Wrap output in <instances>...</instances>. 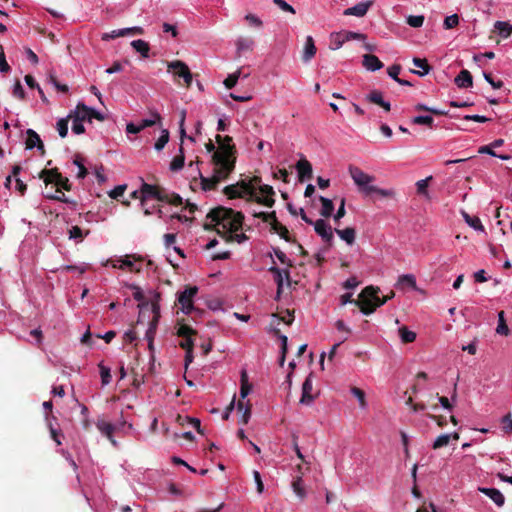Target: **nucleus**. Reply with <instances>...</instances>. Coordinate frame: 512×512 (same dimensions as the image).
Returning a JSON list of instances; mask_svg holds the SVG:
<instances>
[{
	"label": "nucleus",
	"mask_w": 512,
	"mask_h": 512,
	"mask_svg": "<svg viewBox=\"0 0 512 512\" xmlns=\"http://www.w3.org/2000/svg\"><path fill=\"white\" fill-rule=\"evenodd\" d=\"M462 213V216L465 220V222L470 226L472 227L474 230L476 231H481L483 232L484 231V226L482 225L480 219L476 216H470L468 213H466L465 211H461Z\"/></svg>",
	"instance_id": "obj_33"
},
{
	"label": "nucleus",
	"mask_w": 512,
	"mask_h": 512,
	"mask_svg": "<svg viewBox=\"0 0 512 512\" xmlns=\"http://www.w3.org/2000/svg\"><path fill=\"white\" fill-rule=\"evenodd\" d=\"M434 120L431 116H428V115H425V116H416L412 119V123L413 124H417V125H427V126H432Z\"/></svg>",
	"instance_id": "obj_54"
},
{
	"label": "nucleus",
	"mask_w": 512,
	"mask_h": 512,
	"mask_svg": "<svg viewBox=\"0 0 512 512\" xmlns=\"http://www.w3.org/2000/svg\"><path fill=\"white\" fill-rule=\"evenodd\" d=\"M245 20L250 25L255 26V27L261 28L263 26L262 20L259 17H257L256 15H254V14H251V13L247 14L245 16Z\"/></svg>",
	"instance_id": "obj_62"
},
{
	"label": "nucleus",
	"mask_w": 512,
	"mask_h": 512,
	"mask_svg": "<svg viewBox=\"0 0 512 512\" xmlns=\"http://www.w3.org/2000/svg\"><path fill=\"white\" fill-rule=\"evenodd\" d=\"M501 430L504 434L511 435L512 434V416L511 413L504 415L501 420Z\"/></svg>",
	"instance_id": "obj_42"
},
{
	"label": "nucleus",
	"mask_w": 512,
	"mask_h": 512,
	"mask_svg": "<svg viewBox=\"0 0 512 512\" xmlns=\"http://www.w3.org/2000/svg\"><path fill=\"white\" fill-rule=\"evenodd\" d=\"M131 46L133 47V49L140 53V55L143 57V58H148L149 57V51H150V46H149V43L142 40V39H137V40H133L131 42Z\"/></svg>",
	"instance_id": "obj_27"
},
{
	"label": "nucleus",
	"mask_w": 512,
	"mask_h": 512,
	"mask_svg": "<svg viewBox=\"0 0 512 512\" xmlns=\"http://www.w3.org/2000/svg\"><path fill=\"white\" fill-rule=\"evenodd\" d=\"M374 4V0H367L365 2H359L353 7L344 10L343 15L345 16H356L363 17L367 14L369 8Z\"/></svg>",
	"instance_id": "obj_13"
},
{
	"label": "nucleus",
	"mask_w": 512,
	"mask_h": 512,
	"mask_svg": "<svg viewBox=\"0 0 512 512\" xmlns=\"http://www.w3.org/2000/svg\"><path fill=\"white\" fill-rule=\"evenodd\" d=\"M159 309H160L159 305L156 302L152 303V311L154 313V318H153L152 322L150 323L149 328L146 331V338H147L148 342H151V343H153L154 336L156 333V324H157V321L159 318Z\"/></svg>",
	"instance_id": "obj_21"
},
{
	"label": "nucleus",
	"mask_w": 512,
	"mask_h": 512,
	"mask_svg": "<svg viewBox=\"0 0 512 512\" xmlns=\"http://www.w3.org/2000/svg\"><path fill=\"white\" fill-rule=\"evenodd\" d=\"M68 234H69V238L70 239H75V240H78V241H82L84 239V237L89 234V230H87L84 233L83 230L79 226L76 225V226H72L68 230Z\"/></svg>",
	"instance_id": "obj_41"
},
{
	"label": "nucleus",
	"mask_w": 512,
	"mask_h": 512,
	"mask_svg": "<svg viewBox=\"0 0 512 512\" xmlns=\"http://www.w3.org/2000/svg\"><path fill=\"white\" fill-rule=\"evenodd\" d=\"M255 41L252 37L249 36H240L235 41L236 47V55L235 58L238 59L242 57L245 53H251L254 49Z\"/></svg>",
	"instance_id": "obj_10"
},
{
	"label": "nucleus",
	"mask_w": 512,
	"mask_h": 512,
	"mask_svg": "<svg viewBox=\"0 0 512 512\" xmlns=\"http://www.w3.org/2000/svg\"><path fill=\"white\" fill-rule=\"evenodd\" d=\"M319 200L322 204V208L320 211L321 216H323L325 218L330 217L334 211V204H333L332 200L325 198L323 196H320Z\"/></svg>",
	"instance_id": "obj_34"
},
{
	"label": "nucleus",
	"mask_w": 512,
	"mask_h": 512,
	"mask_svg": "<svg viewBox=\"0 0 512 512\" xmlns=\"http://www.w3.org/2000/svg\"><path fill=\"white\" fill-rule=\"evenodd\" d=\"M315 232L323 241L331 245L333 240V230L331 226L323 219H318L313 223Z\"/></svg>",
	"instance_id": "obj_12"
},
{
	"label": "nucleus",
	"mask_w": 512,
	"mask_h": 512,
	"mask_svg": "<svg viewBox=\"0 0 512 512\" xmlns=\"http://www.w3.org/2000/svg\"><path fill=\"white\" fill-rule=\"evenodd\" d=\"M184 163H185V155H184L183 147L181 146L179 149V154L176 155L170 163V170L173 172H177L183 168Z\"/></svg>",
	"instance_id": "obj_32"
},
{
	"label": "nucleus",
	"mask_w": 512,
	"mask_h": 512,
	"mask_svg": "<svg viewBox=\"0 0 512 512\" xmlns=\"http://www.w3.org/2000/svg\"><path fill=\"white\" fill-rule=\"evenodd\" d=\"M346 42L343 32L333 33L331 35L332 49H339Z\"/></svg>",
	"instance_id": "obj_48"
},
{
	"label": "nucleus",
	"mask_w": 512,
	"mask_h": 512,
	"mask_svg": "<svg viewBox=\"0 0 512 512\" xmlns=\"http://www.w3.org/2000/svg\"><path fill=\"white\" fill-rule=\"evenodd\" d=\"M168 72H172L175 77L183 79L184 86L189 88L192 84L193 75L188 65L181 60H174L167 64Z\"/></svg>",
	"instance_id": "obj_7"
},
{
	"label": "nucleus",
	"mask_w": 512,
	"mask_h": 512,
	"mask_svg": "<svg viewBox=\"0 0 512 512\" xmlns=\"http://www.w3.org/2000/svg\"><path fill=\"white\" fill-rule=\"evenodd\" d=\"M147 198L162 199L160 197V187L143 182L141 185V205H145Z\"/></svg>",
	"instance_id": "obj_15"
},
{
	"label": "nucleus",
	"mask_w": 512,
	"mask_h": 512,
	"mask_svg": "<svg viewBox=\"0 0 512 512\" xmlns=\"http://www.w3.org/2000/svg\"><path fill=\"white\" fill-rule=\"evenodd\" d=\"M454 81L459 88H468L473 84L472 75L468 70H462Z\"/></svg>",
	"instance_id": "obj_24"
},
{
	"label": "nucleus",
	"mask_w": 512,
	"mask_h": 512,
	"mask_svg": "<svg viewBox=\"0 0 512 512\" xmlns=\"http://www.w3.org/2000/svg\"><path fill=\"white\" fill-rule=\"evenodd\" d=\"M413 64H414V66L422 69V71L412 70L413 73L418 74L420 76H424L429 73L430 66L426 59H421V58L415 57L413 59Z\"/></svg>",
	"instance_id": "obj_36"
},
{
	"label": "nucleus",
	"mask_w": 512,
	"mask_h": 512,
	"mask_svg": "<svg viewBox=\"0 0 512 512\" xmlns=\"http://www.w3.org/2000/svg\"><path fill=\"white\" fill-rule=\"evenodd\" d=\"M13 96L24 100L25 99V91L23 89V86L21 85L20 81L17 80L13 87Z\"/></svg>",
	"instance_id": "obj_59"
},
{
	"label": "nucleus",
	"mask_w": 512,
	"mask_h": 512,
	"mask_svg": "<svg viewBox=\"0 0 512 512\" xmlns=\"http://www.w3.org/2000/svg\"><path fill=\"white\" fill-rule=\"evenodd\" d=\"M125 190H126V185H118L109 193V196L112 199L117 200V199H119V197H121L124 194Z\"/></svg>",
	"instance_id": "obj_64"
},
{
	"label": "nucleus",
	"mask_w": 512,
	"mask_h": 512,
	"mask_svg": "<svg viewBox=\"0 0 512 512\" xmlns=\"http://www.w3.org/2000/svg\"><path fill=\"white\" fill-rule=\"evenodd\" d=\"M49 82L60 92L66 93L69 90L66 84H61L52 74L49 76Z\"/></svg>",
	"instance_id": "obj_58"
},
{
	"label": "nucleus",
	"mask_w": 512,
	"mask_h": 512,
	"mask_svg": "<svg viewBox=\"0 0 512 512\" xmlns=\"http://www.w3.org/2000/svg\"><path fill=\"white\" fill-rule=\"evenodd\" d=\"M337 235L345 241L348 245H352L355 242L356 231L352 227H347L345 229H335Z\"/></svg>",
	"instance_id": "obj_25"
},
{
	"label": "nucleus",
	"mask_w": 512,
	"mask_h": 512,
	"mask_svg": "<svg viewBox=\"0 0 512 512\" xmlns=\"http://www.w3.org/2000/svg\"><path fill=\"white\" fill-rule=\"evenodd\" d=\"M45 197L51 200L60 201L67 204H72L73 206L77 205L76 201H73L65 196V194L59 189L56 188L54 192H47Z\"/></svg>",
	"instance_id": "obj_29"
},
{
	"label": "nucleus",
	"mask_w": 512,
	"mask_h": 512,
	"mask_svg": "<svg viewBox=\"0 0 512 512\" xmlns=\"http://www.w3.org/2000/svg\"><path fill=\"white\" fill-rule=\"evenodd\" d=\"M399 335L403 343H412L416 339V333L408 330L406 326L399 329Z\"/></svg>",
	"instance_id": "obj_40"
},
{
	"label": "nucleus",
	"mask_w": 512,
	"mask_h": 512,
	"mask_svg": "<svg viewBox=\"0 0 512 512\" xmlns=\"http://www.w3.org/2000/svg\"><path fill=\"white\" fill-rule=\"evenodd\" d=\"M407 23L414 28L421 27L424 23V16L422 15H416V16H409L407 18Z\"/></svg>",
	"instance_id": "obj_56"
},
{
	"label": "nucleus",
	"mask_w": 512,
	"mask_h": 512,
	"mask_svg": "<svg viewBox=\"0 0 512 512\" xmlns=\"http://www.w3.org/2000/svg\"><path fill=\"white\" fill-rule=\"evenodd\" d=\"M70 118H62L57 122V131L61 138H65L68 134V121Z\"/></svg>",
	"instance_id": "obj_52"
},
{
	"label": "nucleus",
	"mask_w": 512,
	"mask_h": 512,
	"mask_svg": "<svg viewBox=\"0 0 512 512\" xmlns=\"http://www.w3.org/2000/svg\"><path fill=\"white\" fill-rule=\"evenodd\" d=\"M398 286L401 288L410 287L417 289L415 277L410 274L402 275L398 280Z\"/></svg>",
	"instance_id": "obj_38"
},
{
	"label": "nucleus",
	"mask_w": 512,
	"mask_h": 512,
	"mask_svg": "<svg viewBox=\"0 0 512 512\" xmlns=\"http://www.w3.org/2000/svg\"><path fill=\"white\" fill-rule=\"evenodd\" d=\"M168 141H169V132H168V130L164 129V130H162L161 136L155 142V149L157 151L162 150L165 147V145L168 143Z\"/></svg>",
	"instance_id": "obj_51"
},
{
	"label": "nucleus",
	"mask_w": 512,
	"mask_h": 512,
	"mask_svg": "<svg viewBox=\"0 0 512 512\" xmlns=\"http://www.w3.org/2000/svg\"><path fill=\"white\" fill-rule=\"evenodd\" d=\"M292 488H293V491L295 492V494L303 499L305 498L306 496V491L304 489V486H303V480H302V476H297L293 482H292Z\"/></svg>",
	"instance_id": "obj_37"
},
{
	"label": "nucleus",
	"mask_w": 512,
	"mask_h": 512,
	"mask_svg": "<svg viewBox=\"0 0 512 512\" xmlns=\"http://www.w3.org/2000/svg\"><path fill=\"white\" fill-rule=\"evenodd\" d=\"M365 99L372 104H376L382 107L387 112L391 110L390 103L383 99V94L379 90H372L369 94L366 95Z\"/></svg>",
	"instance_id": "obj_19"
},
{
	"label": "nucleus",
	"mask_w": 512,
	"mask_h": 512,
	"mask_svg": "<svg viewBox=\"0 0 512 512\" xmlns=\"http://www.w3.org/2000/svg\"><path fill=\"white\" fill-rule=\"evenodd\" d=\"M269 271L274 274V279L277 284V294L280 295L283 286V279L286 278L287 281H290V273L288 270H282L275 266L270 267Z\"/></svg>",
	"instance_id": "obj_20"
},
{
	"label": "nucleus",
	"mask_w": 512,
	"mask_h": 512,
	"mask_svg": "<svg viewBox=\"0 0 512 512\" xmlns=\"http://www.w3.org/2000/svg\"><path fill=\"white\" fill-rule=\"evenodd\" d=\"M242 69H238L236 72L229 74L224 80V85L227 89H232L236 86L238 79L240 78Z\"/></svg>",
	"instance_id": "obj_43"
},
{
	"label": "nucleus",
	"mask_w": 512,
	"mask_h": 512,
	"mask_svg": "<svg viewBox=\"0 0 512 512\" xmlns=\"http://www.w3.org/2000/svg\"><path fill=\"white\" fill-rule=\"evenodd\" d=\"M447 445H448V434L445 433V434H441L440 436H438V438L434 441L432 447H433V449H438V448H441V447H444Z\"/></svg>",
	"instance_id": "obj_61"
},
{
	"label": "nucleus",
	"mask_w": 512,
	"mask_h": 512,
	"mask_svg": "<svg viewBox=\"0 0 512 512\" xmlns=\"http://www.w3.org/2000/svg\"><path fill=\"white\" fill-rule=\"evenodd\" d=\"M495 30L498 32L500 37L506 39L512 33V24L507 21H496L494 24Z\"/></svg>",
	"instance_id": "obj_30"
},
{
	"label": "nucleus",
	"mask_w": 512,
	"mask_h": 512,
	"mask_svg": "<svg viewBox=\"0 0 512 512\" xmlns=\"http://www.w3.org/2000/svg\"><path fill=\"white\" fill-rule=\"evenodd\" d=\"M213 163V174L211 177H204L200 175L201 186L204 191L215 190L218 184L226 180L229 175L234 171L233 165H225L218 162Z\"/></svg>",
	"instance_id": "obj_5"
},
{
	"label": "nucleus",
	"mask_w": 512,
	"mask_h": 512,
	"mask_svg": "<svg viewBox=\"0 0 512 512\" xmlns=\"http://www.w3.org/2000/svg\"><path fill=\"white\" fill-rule=\"evenodd\" d=\"M99 368H100V376H101L102 384L103 385L109 384L110 380H111L110 369L102 364L99 365Z\"/></svg>",
	"instance_id": "obj_55"
},
{
	"label": "nucleus",
	"mask_w": 512,
	"mask_h": 512,
	"mask_svg": "<svg viewBox=\"0 0 512 512\" xmlns=\"http://www.w3.org/2000/svg\"><path fill=\"white\" fill-rule=\"evenodd\" d=\"M39 178L43 180L46 186L54 184L56 188H59L60 190L64 189L66 191H70L72 189L69 179L67 177H63L58 168L43 169L39 173Z\"/></svg>",
	"instance_id": "obj_6"
},
{
	"label": "nucleus",
	"mask_w": 512,
	"mask_h": 512,
	"mask_svg": "<svg viewBox=\"0 0 512 512\" xmlns=\"http://www.w3.org/2000/svg\"><path fill=\"white\" fill-rule=\"evenodd\" d=\"M176 334L182 338H189L196 334V331L186 324H181L177 328Z\"/></svg>",
	"instance_id": "obj_46"
},
{
	"label": "nucleus",
	"mask_w": 512,
	"mask_h": 512,
	"mask_svg": "<svg viewBox=\"0 0 512 512\" xmlns=\"http://www.w3.org/2000/svg\"><path fill=\"white\" fill-rule=\"evenodd\" d=\"M235 185L239 188V190L242 192L244 196L249 197V201H252L255 188L253 187V184L251 182L246 180H240Z\"/></svg>",
	"instance_id": "obj_31"
},
{
	"label": "nucleus",
	"mask_w": 512,
	"mask_h": 512,
	"mask_svg": "<svg viewBox=\"0 0 512 512\" xmlns=\"http://www.w3.org/2000/svg\"><path fill=\"white\" fill-rule=\"evenodd\" d=\"M432 180V176H429L425 179H422V180H419L416 182V188H417V193L419 195H424L426 196L428 194V186H429V182Z\"/></svg>",
	"instance_id": "obj_47"
},
{
	"label": "nucleus",
	"mask_w": 512,
	"mask_h": 512,
	"mask_svg": "<svg viewBox=\"0 0 512 512\" xmlns=\"http://www.w3.org/2000/svg\"><path fill=\"white\" fill-rule=\"evenodd\" d=\"M479 492L489 497L495 505L502 507L505 503V497L500 490L496 488L479 487Z\"/></svg>",
	"instance_id": "obj_18"
},
{
	"label": "nucleus",
	"mask_w": 512,
	"mask_h": 512,
	"mask_svg": "<svg viewBox=\"0 0 512 512\" xmlns=\"http://www.w3.org/2000/svg\"><path fill=\"white\" fill-rule=\"evenodd\" d=\"M98 430L107 437L113 446H117L116 440L113 438L115 426L110 422H107L104 418H98L96 422Z\"/></svg>",
	"instance_id": "obj_16"
},
{
	"label": "nucleus",
	"mask_w": 512,
	"mask_h": 512,
	"mask_svg": "<svg viewBox=\"0 0 512 512\" xmlns=\"http://www.w3.org/2000/svg\"><path fill=\"white\" fill-rule=\"evenodd\" d=\"M259 192L261 193V195H258L256 189L254 190L252 201L264 205L266 207H272L275 204V192L272 186L266 184L260 185Z\"/></svg>",
	"instance_id": "obj_9"
},
{
	"label": "nucleus",
	"mask_w": 512,
	"mask_h": 512,
	"mask_svg": "<svg viewBox=\"0 0 512 512\" xmlns=\"http://www.w3.org/2000/svg\"><path fill=\"white\" fill-rule=\"evenodd\" d=\"M253 216L255 218H260L264 222H269L270 224L274 222V220H277L276 212H254Z\"/></svg>",
	"instance_id": "obj_49"
},
{
	"label": "nucleus",
	"mask_w": 512,
	"mask_h": 512,
	"mask_svg": "<svg viewBox=\"0 0 512 512\" xmlns=\"http://www.w3.org/2000/svg\"><path fill=\"white\" fill-rule=\"evenodd\" d=\"M197 292L198 288L196 286H187L185 290L178 295V303L181 306V310L187 315L194 310L192 300Z\"/></svg>",
	"instance_id": "obj_8"
},
{
	"label": "nucleus",
	"mask_w": 512,
	"mask_h": 512,
	"mask_svg": "<svg viewBox=\"0 0 512 512\" xmlns=\"http://www.w3.org/2000/svg\"><path fill=\"white\" fill-rule=\"evenodd\" d=\"M223 193L229 198V199H236V198H244L245 196L242 194V192L239 190V188L232 184L228 185L223 189Z\"/></svg>",
	"instance_id": "obj_39"
},
{
	"label": "nucleus",
	"mask_w": 512,
	"mask_h": 512,
	"mask_svg": "<svg viewBox=\"0 0 512 512\" xmlns=\"http://www.w3.org/2000/svg\"><path fill=\"white\" fill-rule=\"evenodd\" d=\"M316 51L317 49L312 36H307L302 54V60L304 62L310 61L315 56Z\"/></svg>",
	"instance_id": "obj_23"
},
{
	"label": "nucleus",
	"mask_w": 512,
	"mask_h": 512,
	"mask_svg": "<svg viewBox=\"0 0 512 512\" xmlns=\"http://www.w3.org/2000/svg\"><path fill=\"white\" fill-rule=\"evenodd\" d=\"M207 218L211 220L213 225L205 224L204 228L206 230H212L215 228L222 238L226 237L229 233L240 230L244 221V215L242 212L223 206L211 209L207 214Z\"/></svg>",
	"instance_id": "obj_1"
},
{
	"label": "nucleus",
	"mask_w": 512,
	"mask_h": 512,
	"mask_svg": "<svg viewBox=\"0 0 512 512\" xmlns=\"http://www.w3.org/2000/svg\"><path fill=\"white\" fill-rule=\"evenodd\" d=\"M362 64L369 71H377L383 67V63L373 54H365Z\"/></svg>",
	"instance_id": "obj_22"
},
{
	"label": "nucleus",
	"mask_w": 512,
	"mask_h": 512,
	"mask_svg": "<svg viewBox=\"0 0 512 512\" xmlns=\"http://www.w3.org/2000/svg\"><path fill=\"white\" fill-rule=\"evenodd\" d=\"M380 292L379 287L366 286L359 294L356 301V306L359 307L360 311L365 315L372 314L378 307L384 305L387 301L395 296V293L391 291L388 295L380 298L378 293Z\"/></svg>",
	"instance_id": "obj_3"
},
{
	"label": "nucleus",
	"mask_w": 512,
	"mask_h": 512,
	"mask_svg": "<svg viewBox=\"0 0 512 512\" xmlns=\"http://www.w3.org/2000/svg\"><path fill=\"white\" fill-rule=\"evenodd\" d=\"M496 332L500 335H505L507 336L509 334V328L505 322V318H504V311H500L498 313V325H497V328H496Z\"/></svg>",
	"instance_id": "obj_44"
},
{
	"label": "nucleus",
	"mask_w": 512,
	"mask_h": 512,
	"mask_svg": "<svg viewBox=\"0 0 512 512\" xmlns=\"http://www.w3.org/2000/svg\"><path fill=\"white\" fill-rule=\"evenodd\" d=\"M350 391L353 394V396H355L358 399L360 407L365 408L367 405L365 399V392L358 387H352Z\"/></svg>",
	"instance_id": "obj_53"
},
{
	"label": "nucleus",
	"mask_w": 512,
	"mask_h": 512,
	"mask_svg": "<svg viewBox=\"0 0 512 512\" xmlns=\"http://www.w3.org/2000/svg\"><path fill=\"white\" fill-rule=\"evenodd\" d=\"M144 29L139 26L131 27V28H123L119 30H112L111 32L104 33L102 35V40L108 41L112 39H116L118 37H124L128 35H143Z\"/></svg>",
	"instance_id": "obj_11"
},
{
	"label": "nucleus",
	"mask_w": 512,
	"mask_h": 512,
	"mask_svg": "<svg viewBox=\"0 0 512 512\" xmlns=\"http://www.w3.org/2000/svg\"><path fill=\"white\" fill-rule=\"evenodd\" d=\"M349 174H350L351 178L353 179L355 185L358 187L359 192L365 196H370L373 193H376V194L380 195L381 197L391 198V197L395 196L394 190L381 189V188H378V187L372 185V183L375 180V177L365 173L359 167L350 166Z\"/></svg>",
	"instance_id": "obj_2"
},
{
	"label": "nucleus",
	"mask_w": 512,
	"mask_h": 512,
	"mask_svg": "<svg viewBox=\"0 0 512 512\" xmlns=\"http://www.w3.org/2000/svg\"><path fill=\"white\" fill-rule=\"evenodd\" d=\"M312 390V373H310L302 384V395L299 401L301 404L310 405L314 401L315 397L312 395Z\"/></svg>",
	"instance_id": "obj_14"
},
{
	"label": "nucleus",
	"mask_w": 512,
	"mask_h": 512,
	"mask_svg": "<svg viewBox=\"0 0 512 512\" xmlns=\"http://www.w3.org/2000/svg\"><path fill=\"white\" fill-rule=\"evenodd\" d=\"M216 142L218 143V149L212 155V162H218L225 165H233L235 169L236 164V147L233 144V139L230 136L222 137L216 135Z\"/></svg>",
	"instance_id": "obj_4"
},
{
	"label": "nucleus",
	"mask_w": 512,
	"mask_h": 512,
	"mask_svg": "<svg viewBox=\"0 0 512 512\" xmlns=\"http://www.w3.org/2000/svg\"><path fill=\"white\" fill-rule=\"evenodd\" d=\"M400 71H401V66L398 64H394L388 68L387 73L392 79H394L397 82V81H399L398 75H399Z\"/></svg>",
	"instance_id": "obj_63"
},
{
	"label": "nucleus",
	"mask_w": 512,
	"mask_h": 512,
	"mask_svg": "<svg viewBox=\"0 0 512 512\" xmlns=\"http://www.w3.org/2000/svg\"><path fill=\"white\" fill-rule=\"evenodd\" d=\"M271 331L273 332V334L275 336H277L280 341H281V357H280V365L283 366L284 365V362H285V357H286V353H287V345H288V338L287 336L281 334L280 330L278 328H272Z\"/></svg>",
	"instance_id": "obj_26"
},
{
	"label": "nucleus",
	"mask_w": 512,
	"mask_h": 512,
	"mask_svg": "<svg viewBox=\"0 0 512 512\" xmlns=\"http://www.w3.org/2000/svg\"><path fill=\"white\" fill-rule=\"evenodd\" d=\"M296 169L298 171L299 181L304 182L306 180H310L312 178V165L306 159H301L296 164Z\"/></svg>",
	"instance_id": "obj_17"
},
{
	"label": "nucleus",
	"mask_w": 512,
	"mask_h": 512,
	"mask_svg": "<svg viewBox=\"0 0 512 512\" xmlns=\"http://www.w3.org/2000/svg\"><path fill=\"white\" fill-rule=\"evenodd\" d=\"M78 109H82V110L88 111V113H89V121H91L92 118L97 119L99 121H103L104 120V116L100 112H98V111H96V110L86 106L83 103H79L78 104Z\"/></svg>",
	"instance_id": "obj_50"
},
{
	"label": "nucleus",
	"mask_w": 512,
	"mask_h": 512,
	"mask_svg": "<svg viewBox=\"0 0 512 512\" xmlns=\"http://www.w3.org/2000/svg\"><path fill=\"white\" fill-rule=\"evenodd\" d=\"M252 389V385L248 382V375L245 370L241 372V387H240V397L245 399L247 395L250 393Z\"/></svg>",
	"instance_id": "obj_35"
},
{
	"label": "nucleus",
	"mask_w": 512,
	"mask_h": 512,
	"mask_svg": "<svg viewBox=\"0 0 512 512\" xmlns=\"http://www.w3.org/2000/svg\"><path fill=\"white\" fill-rule=\"evenodd\" d=\"M26 135H27V138L25 141L26 149L31 150V149L35 148L38 144H41L42 140H41L39 134L36 131H34L33 129H27Z\"/></svg>",
	"instance_id": "obj_28"
},
{
	"label": "nucleus",
	"mask_w": 512,
	"mask_h": 512,
	"mask_svg": "<svg viewBox=\"0 0 512 512\" xmlns=\"http://www.w3.org/2000/svg\"><path fill=\"white\" fill-rule=\"evenodd\" d=\"M273 3L276 6H278L282 11L295 14V9L285 0H273Z\"/></svg>",
	"instance_id": "obj_60"
},
{
	"label": "nucleus",
	"mask_w": 512,
	"mask_h": 512,
	"mask_svg": "<svg viewBox=\"0 0 512 512\" xmlns=\"http://www.w3.org/2000/svg\"><path fill=\"white\" fill-rule=\"evenodd\" d=\"M84 116H74L73 123H72V131L79 135L85 132V127L83 125Z\"/></svg>",
	"instance_id": "obj_45"
},
{
	"label": "nucleus",
	"mask_w": 512,
	"mask_h": 512,
	"mask_svg": "<svg viewBox=\"0 0 512 512\" xmlns=\"http://www.w3.org/2000/svg\"><path fill=\"white\" fill-rule=\"evenodd\" d=\"M224 239L227 242L236 241L238 243H242L247 239V236L244 233L237 234L236 232L229 233Z\"/></svg>",
	"instance_id": "obj_57"
}]
</instances>
